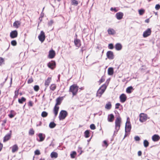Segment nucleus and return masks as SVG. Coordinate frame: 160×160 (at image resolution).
Returning a JSON list of instances; mask_svg holds the SVG:
<instances>
[{"label":"nucleus","instance_id":"nucleus-1","mask_svg":"<svg viewBox=\"0 0 160 160\" xmlns=\"http://www.w3.org/2000/svg\"><path fill=\"white\" fill-rule=\"evenodd\" d=\"M107 87V85L105 84H104L102 85L97 91L96 94V97L99 98L101 97L105 91Z\"/></svg>","mask_w":160,"mask_h":160},{"label":"nucleus","instance_id":"nucleus-2","mask_svg":"<svg viewBox=\"0 0 160 160\" xmlns=\"http://www.w3.org/2000/svg\"><path fill=\"white\" fill-rule=\"evenodd\" d=\"M78 90V87L77 84H73L70 87L69 92L72 93V96L73 97L77 94Z\"/></svg>","mask_w":160,"mask_h":160},{"label":"nucleus","instance_id":"nucleus-3","mask_svg":"<svg viewBox=\"0 0 160 160\" xmlns=\"http://www.w3.org/2000/svg\"><path fill=\"white\" fill-rule=\"evenodd\" d=\"M121 122L122 120L120 117H118L116 118L115 121V128L118 131L120 129Z\"/></svg>","mask_w":160,"mask_h":160},{"label":"nucleus","instance_id":"nucleus-4","mask_svg":"<svg viewBox=\"0 0 160 160\" xmlns=\"http://www.w3.org/2000/svg\"><path fill=\"white\" fill-rule=\"evenodd\" d=\"M68 113L65 110H61L59 114V118L60 120H63L67 116Z\"/></svg>","mask_w":160,"mask_h":160},{"label":"nucleus","instance_id":"nucleus-5","mask_svg":"<svg viewBox=\"0 0 160 160\" xmlns=\"http://www.w3.org/2000/svg\"><path fill=\"white\" fill-rule=\"evenodd\" d=\"M139 121L142 122H145L148 119V116L147 114L142 113L139 115Z\"/></svg>","mask_w":160,"mask_h":160},{"label":"nucleus","instance_id":"nucleus-6","mask_svg":"<svg viewBox=\"0 0 160 160\" xmlns=\"http://www.w3.org/2000/svg\"><path fill=\"white\" fill-rule=\"evenodd\" d=\"M45 33L43 31H41L40 34L38 36L39 40L42 42L45 40Z\"/></svg>","mask_w":160,"mask_h":160},{"label":"nucleus","instance_id":"nucleus-7","mask_svg":"<svg viewBox=\"0 0 160 160\" xmlns=\"http://www.w3.org/2000/svg\"><path fill=\"white\" fill-rule=\"evenodd\" d=\"M47 66L49 68L53 70L56 67V62L52 60L48 63Z\"/></svg>","mask_w":160,"mask_h":160},{"label":"nucleus","instance_id":"nucleus-8","mask_svg":"<svg viewBox=\"0 0 160 160\" xmlns=\"http://www.w3.org/2000/svg\"><path fill=\"white\" fill-rule=\"evenodd\" d=\"M52 77H48V78L45 80L44 82V85L47 88L49 86L52 81Z\"/></svg>","mask_w":160,"mask_h":160},{"label":"nucleus","instance_id":"nucleus-9","mask_svg":"<svg viewBox=\"0 0 160 160\" xmlns=\"http://www.w3.org/2000/svg\"><path fill=\"white\" fill-rule=\"evenodd\" d=\"M151 33V30L150 28H148L144 32L143 36L144 38H146L150 35Z\"/></svg>","mask_w":160,"mask_h":160},{"label":"nucleus","instance_id":"nucleus-10","mask_svg":"<svg viewBox=\"0 0 160 160\" xmlns=\"http://www.w3.org/2000/svg\"><path fill=\"white\" fill-rule=\"evenodd\" d=\"M18 32L17 30L12 31L10 33V37L12 38H15L17 37Z\"/></svg>","mask_w":160,"mask_h":160},{"label":"nucleus","instance_id":"nucleus-11","mask_svg":"<svg viewBox=\"0 0 160 160\" xmlns=\"http://www.w3.org/2000/svg\"><path fill=\"white\" fill-rule=\"evenodd\" d=\"M107 56L109 59H112L114 58V55L113 52L111 51H108L107 52Z\"/></svg>","mask_w":160,"mask_h":160},{"label":"nucleus","instance_id":"nucleus-12","mask_svg":"<svg viewBox=\"0 0 160 160\" xmlns=\"http://www.w3.org/2000/svg\"><path fill=\"white\" fill-rule=\"evenodd\" d=\"M119 98L120 102L122 103H123L126 100L127 97L125 94L123 93L120 96Z\"/></svg>","mask_w":160,"mask_h":160},{"label":"nucleus","instance_id":"nucleus-13","mask_svg":"<svg viewBox=\"0 0 160 160\" xmlns=\"http://www.w3.org/2000/svg\"><path fill=\"white\" fill-rule=\"evenodd\" d=\"M55 55V53L54 51L52 49L49 51L48 56V58H53L54 57Z\"/></svg>","mask_w":160,"mask_h":160},{"label":"nucleus","instance_id":"nucleus-14","mask_svg":"<svg viewBox=\"0 0 160 160\" xmlns=\"http://www.w3.org/2000/svg\"><path fill=\"white\" fill-rule=\"evenodd\" d=\"M74 43L75 46L78 48L81 45V42L80 39H76L74 40Z\"/></svg>","mask_w":160,"mask_h":160},{"label":"nucleus","instance_id":"nucleus-15","mask_svg":"<svg viewBox=\"0 0 160 160\" xmlns=\"http://www.w3.org/2000/svg\"><path fill=\"white\" fill-rule=\"evenodd\" d=\"M123 13L121 12H119L116 14V17L118 20L121 19L123 17Z\"/></svg>","mask_w":160,"mask_h":160},{"label":"nucleus","instance_id":"nucleus-16","mask_svg":"<svg viewBox=\"0 0 160 160\" xmlns=\"http://www.w3.org/2000/svg\"><path fill=\"white\" fill-rule=\"evenodd\" d=\"M59 107L58 106L55 105L53 109V112L54 114L55 117H56L58 114Z\"/></svg>","mask_w":160,"mask_h":160},{"label":"nucleus","instance_id":"nucleus-17","mask_svg":"<svg viewBox=\"0 0 160 160\" xmlns=\"http://www.w3.org/2000/svg\"><path fill=\"white\" fill-rule=\"evenodd\" d=\"M63 99V97H59L57 98L56 99V103L55 104V105H56L57 106H58V105H60L62 102V101Z\"/></svg>","mask_w":160,"mask_h":160},{"label":"nucleus","instance_id":"nucleus-18","mask_svg":"<svg viewBox=\"0 0 160 160\" xmlns=\"http://www.w3.org/2000/svg\"><path fill=\"white\" fill-rule=\"evenodd\" d=\"M114 118V115L112 114H109L108 116V120L109 122H112L113 121Z\"/></svg>","mask_w":160,"mask_h":160},{"label":"nucleus","instance_id":"nucleus-19","mask_svg":"<svg viewBox=\"0 0 160 160\" xmlns=\"http://www.w3.org/2000/svg\"><path fill=\"white\" fill-rule=\"evenodd\" d=\"M12 148V153H14L17 152L18 149V146L17 144H15L12 146L11 148Z\"/></svg>","mask_w":160,"mask_h":160},{"label":"nucleus","instance_id":"nucleus-20","mask_svg":"<svg viewBox=\"0 0 160 160\" xmlns=\"http://www.w3.org/2000/svg\"><path fill=\"white\" fill-rule=\"evenodd\" d=\"M38 136L40 138V140H39V142L43 141L44 140L45 138V135L42 133H39L38 134Z\"/></svg>","mask_w":160,"mask_h":160},{"label":"nucleus","instance_id":"nucleus-21","mask_svg":"<svg viewBox=\"0 0 160 160\" xmlns=\"http://www.w3.org/2000/svg\"><path fill=\"white\" fill-rule=\"evenodd\" d=\"M11 134H8L6 135L5 137H4L3 142H5L6 141L9 140L11 138Z\"/></svg>","mask_w":160,"mask_h":160},{"label":"nucleus","instance_id":"nucleus-22","mask_svg":"<svg viewBox=\"0 0 160 160\" xmlns=\"http://www.w3.org/2000/svg\"><path fill=\"white\" fill-rule=\"evenodd\" d=\"M131 128V125L130 123H126L125 125V131L126 132H130Z\"/></svg>","mask_w":160,"mask_h":160},{"label":"nucleus","instance_id":"nucleus-23","mask_svg":"<svg viewBox=\"0 0 160 160\" xmlns=\"http://www.w3.org/2000/svg\"><path fill=\"white\" fill-rule=\"evenodd\" d=\"M160 139L159 136L157 134L153 135L152 137V140L154 142L158 141Z\"/></svg>","mask_w":160,"mask_h":160},{"label":"nucleus","instance_id":"nucleus-24","mask_svg":"<svg viewBox=\"0 0 160 160\" xmlns=\"http://www.w3.org/2000/svg\"><path fill=\"white\" fill-rule=\"evenodd\" d=\"M21 24V22L19 21H15L13 24V26L15 28H18L20 26Z\"/></svg>","mask_w":160,"mask_h":160},{"label":"nucleus","instance_id":"nucleus-25","mask_svg":"<svg viewBox=\"0 0 160 160\" xmlns=\"http://www.w3.org/2000/svg\"><path fill=\"white\" fill-rule=\"evenodd\" d=\"M108 32L109 35H114L116 33L115 30L114 29L111 28L108 29Z\"/></svg>","mask_w":160,"mask_h":160},{"label":"nucleus","instance_id":"nucleus-26","mask_svg":"<svg viewBox=\"0 0 160 160\" xmlns=\"http://www.w3.org/2000/svg\"><path fill=\"white\" fill-rule=\"evenodd\" d=\"M122 45L119 43H117L115 45L116 49L118 51L121 50L122 48Z\"/></svg>","mask_w":160,"mask_h":160},{"label":"nucleus","instance_id":"nucleus-27","mask_svg":"<svg viewBox=\"0 0 160 160\" xmlns=\"http://www.w3.org/2000/svg\"><path fill=\"white\" fill-rule=\"evenodd\" d=\"M134 89L132 86H131L127 88L126 90V92L127 93H130L132 92V90Z\"/></svg>","mask_w":160,"mask_h":160},{"label":"nucleus","instance_id":"nucleus-28","mask_svg":"<svg viewBox=\"0 0 160 160\" xmlns=\"http://www.w3.org/2000/svg\"><path fill=\"white\" fill-rule=\"evenodd\" d=\"M57 86L55 84H52L50 86V89L52 91H54L56 88Z\"/></svg>","mask_w":160,"mask_h":160},{"label":"nucleus","instance_id":"nucleus-29","mask_svg":"<svg viewBox=\"0 0 160 160\" xmlns=\"http://www.w3.org/2000/svg\"><path fill=\"white\" fill-rule=\"evenodd\" d=\"M112 107V104L111 102H108L106 105L105 106V108L107 109H110Z\"/></svg>","mask_w":160,"mask_h":160},{"label":"nucleus","instance_id":"nucleus-30","mask_svg":"<svg viewBox=\"0 0 160 160\" xmlns=\"http://www.w3.org/2000/svg\"><path fill=\"white\" fill-rule=\"evenodd\" d=\"M113 73V69L112 68H109L108 69V74L109 75H112Z\"/></svg>","mask_w":160,"mask_h":160},{"label":"nucleus","instance_id":"nucleus-31","mask_svg":"<svg viewBox=\"0 0 160 160\" xmlns=\"http://www.w3.org/2000/svg\"><path fill=\"white\" fill-rule=\"evenodd\" d=\"M51 157L52 158H56L58 157V153L55 152H52L50 155Z\"/></svg>","mask_w":160,"mask_h":160},{"label":"nucleus","instance_id":"nucleus-32","mask_svg":"<svg viewBox=\"0 0 160 160\" xmlns=\"http://www.w3.org/2000/svg\"><path fill=\"white\" fill-rule=\"evenodd\" d=\"M26 98L23 97L21 98V99H18V102L19 103L22 104L24 102L26 101Z\"/></svg>","mask_w":160,"mask_h":160},{"label":"nucleus","instance_id":"nucleus-33","mask_svg":"<svg viewBox=\"0 0 160 160\" xmlns=\"http://www.w3.org/2000/svg\"><path fill=\"white\" fill-rule=\"evenodd\" d=\"M56 124L54 122H51L49 124V127L51 128H52L56 127Z\"/></svg>","mask_w":160,"mask_h":160},{"label":"nucleus","instance_id":"nucleus-34","mask_svg":"<svg viewBox=\"0 0 160 160\" xmlns=\"http://www.w3.org/2000/svg\"><path fill=\"white\" fill-rule=\"evenodd\" d=\"M77 155L76 152L75 151H73L70 154V156L71 158H75Z\"/></svg>","mask_w":160,"mask_h":160},{"label":"nucleus","instance_id":"nucleus-35","mask_svg":"<svg viewBox=\"0 0 160 160\" xmlns=\"http://www.w3.org/2000/svg\"><path fill=\"white\" fill-rule=\"evenodd\" d=\"M34 132H35L34 129L32 128L29 130L28 133L29 135L32 136L34 134Z\"/></svg>","mask_w":160,"mask_h":160},{"label":"nucleus","instance_id":"nucleus-36","mask_svg":"<svg viewBox=\"0 0 160 160\" xmlns=\"http://www.w3.org/2000/svg\"><path fill=\"white\" fill-rule=\"evenodd\" d=\"M89 132L87 130L86 131L84 132V136L86 138H88L89 137Z\"/></svg>","mask_w":160,"mask_h":160},{"label":"nucleus","instance_id":"nucleus-37","mask_svg":"<svg viewBox=\"0 0 160 160\" xmlns=\"http://www.w3.org/2000/svg\"><path fill=\"white\" fill-rule=\"evenodd\" d=\"M19 89L16 90L15 91V95L14 96V99H16L18 97V95Z\"/></svg>","mask_w":160,"mask_h":160},{"label":"nucleus","instance_id":"nucleus-38","mask_svg":"<svg viewBox=\"0 0 160 160\" xmlns=\"http://www.w3.org/2000/svg\"><path fill=\"white\" fill-rule=\"evenodd\" d=\"M103 144L102 145V146L103 147H105L106 148H107L108 145V142L106 140H104L103 141Z\"/></svg>","mask_w":160,"mask_h":160},{"label":"nucleus","instance_id":"nucleus-39","mask_svg":"<svg viewBox=\"0 0 160 160\" xmlns=\"http://www.w3.org/2000/svg\"><path fill=\"white\" fill-rule=\"evenodd\" d=\"M149 142H148V141L147 140H145L144 141L143 144H144V146L145 147L147 148L149 146Z\"/></svg>","mask_w":160,"mask_h":160},{"label":"nucleus","instance_id":"nucleus-40","mask_svg":"<svg viewBox=\"0 0 160 160\" xmlns=\"http://www.w3.org/2000/svg\"><path fill=\"white\" fill-rule=\"evenodd\" d=\"M105 80V78L104 77V76H102L98 82L99 83V84L100 85L101 83L104 82Z\"/></svg>","mask_w":160,"mask_h":160},{"label":"nucleus","instance_id":"nucleus-41","mask_svg":"<svg viewBox=\"0 0 160 160\" xmlns=\"http://www.w3.org/2000/svg\"><path fill=\"white\" fill-rule=\"evenodd\" d=\"M48 113L45 111H43L41 113V116L43 118H45L47 116Z\"/></svg>","mask_w":160,"mask_h":160},{"label":"nucleus","instance_id":"nucleus-42","mask_svg":"<svg viewBox=\"0 0 160 160\" xmlns=\"http://www.w3.org/2000/svg\"><path fill=\"white\" fill-rule=\"evenodd\" d=\"M72 5L77 6L78 4V1L76 0H71Z\"/></svg>","mask_w":160,"mask_h":160},{"label":"nucleus","instance_id":"nucleus-43","mask_svg":"<svg viewBox=\"0 0 160 160\" xmlns=\"http://www.w3.org/2000/svg\"><path fill=\"white\" fill-rule=\"evenodd\" d=\"M139 13L140 15H142L145 12V10L144 9H141L138 10Z\"/></svg>","mask_w":160,"mask_h":160},{"label":"nucleus","instance_id":"nucleus-44","mask_svg":"<svg viewBox=\"0 0 160 160\" xmlns=\"http://www.w3.org/2000/svg\"><path fill=\"white\" fill-rule=\"evenodd\" d=\"M34 89L36 92L38 91L39 89V87L38 85H36L34 87Z\"/></svg>","mask_w":160,"mask_h":160},{"label":"nucleus","instance_id":"nucleus-45","mask_svg":"<svg viewBox=\"0 0 160 160\" xmlns=\"http://www.w3.org/2000/svg\"><path fill=\"white\" fill-rule=\"evenodd\" d=\"M11 44L13 46H15L17 44V42L15 40H13L11 42Z\"/></svg>","mask_w":160,"mask_h":160},{"label":"nucleus","instance_id":"nucleus-46","mask_svg":"<svg viewBox=\"0 0 160 160\" xmlns=\"http://www.w3.org/2000/svg\"><path fill=\"white\" fill-rule=\"evenodd\" d=\"M33 82V79L32 78H31L28 79L27 82L28 84H30Z\"/></svg>","mask_w":160,"mask_h":160},{"label":"nucleus","instance_id":"nucleus-47","mask_svg":"<svg viewBox=\"0 0 160 160\" xmlns=\"http://www.w3.org/2000/svg\"><path fill=\"white\" fill-rule=\"evenodd\" d=\"M4 60L3 58L0 57V66L4 63Z\"/></svg>","mask_w":160,"mask_h":160},{"label":"nucleus","instance_id":"nucleus-48","mask_svg":"<svg viewBox=\"0 0 160 160\" xmlns=\"http://www.w3.org/2000/svg\"><path fill=\"white\" fill-rule=\"evenodd\" d=\"M90 128L92 130H94L96 129V126L93 124H92L90 125Z\"/></svg>","mask_w":160,"mask_h":160},{"label":"nucleus","instance_id":"nucleus-49","mask_svg":"<svg viewBox=\"0 0 160 160\" xmlns=\"http://www.w3.org/2000/svg\"><path fill=\"white\" fill-rule=\"evenodd\" d=\"M108 48L110 49H113L114 48L113 44L112 43L109 44L108 45Z\"/></svg>","mask_w":160,"mask_h":160},{"label":"nucleus","instance_id":"nucleus-50","mask_svg":"<svg viewBox=\"0 0 160 160\" xmlns=\"http://www.w3.org/2000/svg\"><path fill=\"white\" fill-rule=\"evenodd\" d=\"M34 153L35 155H39L40 154V152L38 150H36L34 152Z\"/></svg>","mask_w":160,"mask_h":160},{"label":"nucleus","instance_id":"nucleus-51","mask_svg":"<svg viewBox=\"0 0 160 160\" xmlns=\"http://www.w3.org/2000/svg\"><path fill=\"white\" fill-rule=\"evenodd\" d=\"M120 105V104L119 103H117L115 104V108L116 109H118Z\"/></svg>","mask_w":160,"mask_h":160},{"label":"nucleus","instance_id":"nucleus-52","mask_svg":"<svg viewBox=\"0 0 160 160\" xmlns=\"http://www.w3.org/2000/svg\"><path fill=\"white\" fill-rule=\"evenodd\" d=\"M155 8L157 10H159L160 8V5L159 4L156 5Z\"/></svg>","mask_w":160,"mask_h":160},{"label":"nucleus","instance_id":"nucleus-53","mask_svg":"<svg viewBox=\"0 0 160 160\" xmlns=\"http://www.w3.org/2000/svg\"><path fill=\"white\" fill-rule=\"evenodd\" d=\"M134 139L136 141H139L140 140V138L138 136H135L134 137Z\"/></svg>","mask_w":160,"mask_h":160},{"label":"nucleus","instance_id":"nucleus-54","mask_svg":"<svg viewBox=\"0 0 160 160\" xmlns=\"http://www.w3.org/2000/svg\"><path fill=\"white\" fill-rule=\"evenodd\" d=\"M110 10L112 11L113 10L115 12L118 11V10L116 9V8H113L112 7L111 8Z\"/></svg>","mask_w":160,"mask_h":160},{"label":"nucleus","instance_id":"nucleus-55","mask_svg":"<svg viewBox=\"0 0 160 160\" xmlns=\"http://www.w3.org/2000/svg\"><path fill=\"white\" fill-rule=\"evenodd\" d=\"M28 105L29 106L32 107L33 106V103L31 101H29L28 102Z\"/></svg>","mask_w":160,"mask_h":160},{"label":"nucleus","instance_id":"nucleus-56","mask_svg":"<svg viewBox=\"0 0 160 160\" xmlns=\"http://www.w3.org/2000/svg\"><path fill=\"white\" fill-rule=\"evenodd\" d=\"M3 145L2 144L1 142H0V152L2 150V148H3Z\"/></svg>","mask_w":160,"mask_h":160},{"label":"nucleus","instance_id":"nucleus-57","mask_svg":"<svg viewBox=\"0 0 160 160\" xmlns=\"http://www.w3.org/2000/svg\"><path fill=\"white\" fill-rule=\"evenodd\" d=\"M8 116L10 118H12L14 117V115H13L12 113H10L9 114Z\"/></svg>","mask_w":160,"mask_h":160},{"label":"nucleus","instance_id":"nucleus-58","mask_svg":"<svg viewBox=\"0 0 160 160\" xmlns=\"http://www.w3.org/2000/svg\"><path fill=\"white\" fill-rule=\"evenodd\" d=\"M138 155L139 156H141L142 155V152L141 151H139L138 152Z\"/></svg>","mask_w":160,"mask_h":160},{"label":"nucleus","instance_id":"nucleus-59","mask_svg":"<svg viewBox=\"0 0 160 160\" xmlns=\"http://www.w3.org/2000/svg\"><path fill=\"white\" fill-rule=\"evenodd\" d=\"M6 121H7L6 120H3L2 121V122L3 123H2V125H4V124L6 123Z\"/></svg>","mask_w":160,"mask_h":160},{"label":"nucleus","instance_id":"nucleus-60","mask_svg":"<svg viewBox=\"0 0 160 160\" xmlns=\"http://www.w3.org/2000/svg\"><path fill=\"white\" fill-rule=\"evenodd\" d=\"M149 22V19H147L145 20V22L147 23H148Z\"/></svg>","mask_w":160,"mask_h":160},{"label":"nucleus","instance_id":"nucleus-61","mask_svg":"<svg viewBox=\"0 0 160 160\" xmlns=\"http://www.w3.org/2000/svg\"><path fill=\"white\" fill-rule=\"evenodd\" d=\"M39 160H45L44 158H41Z\"/></svg>","mask_w":160,"mask_h":160},{"label":"nucleus","instance_id":"nucleus-62","mask_svg":"<svg viewBox=\"0 0 160 160\" xmlns=\"http://www.w3.org/2000/svg\"><path fill=\"white\" fill-rule=\"evenodd\" d=\"M58 2H60L61 0H57Z\"/></svg>","mask_w":160,"mask_h":160},{"label":"nucleus","instance_id":"nucleus-63","mask_svg":"<svg viewBox=\"0 0 160 160\" xmlns=\"http://www.w3.org/2000/svg\"><path fill=\"white\" fill-rule=\"evenodd\" d=\"M148 1L149 2H150L151 1V0H148Z\"/></svg>","mask_w":160,"mask_h":160},{"label":"nucleus","instance_id":"nucleus-64","mask_svg":"<svg viewBox=\"0 0 160 160\" xmlns=\"http://www.w3.org/2000/svg\"><path fill=\"white\" fill-rule=\"evenodd\" d=\"M82 151L81 152V153H80V154H81L82 153Z\"/></svg>","mask_w":160,"mask_h":160}]
</instances>
